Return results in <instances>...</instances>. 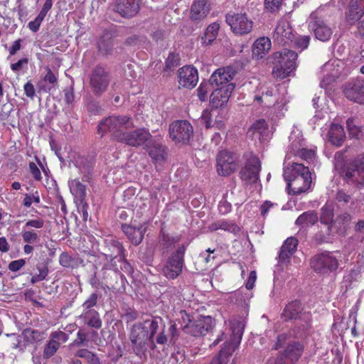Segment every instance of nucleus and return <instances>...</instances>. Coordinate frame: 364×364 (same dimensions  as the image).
I'll list each match as a JSON object with an SVG mask.
<instances>
[{
    "mask_svg": "<svg viewBox=\"0 0 364 364\" xmlns=\"http://www.w3.org/2000/svg\"><path fill=\"white\" fill-rule=\"evenodd\" d=\"M309 29L314 32L316 38L323 42L329 41L333 34L332 28L318 13L311 14Z\"/></svg>",
    "mask_w": 364,
    "mask_h": 364,
    "instance_id": "obj_15",
    "label": "nucleus"
},
{
    "mask_svg": "<svg viewBox=\"0 0 364 364\" xmlns=\"http://www.w3.org/2000/svg\"><path fill=\"white\" fill-rule=\"evenodd\" d=\"M149 155L151 159H166L168 148L161 143L154 142L149 147Z\"/></svg>",
    "mask_w": 364,
    "mask_h": 364,
    "instance_id": "obj_42",
    "label": "nucleus"
},
{
    "mask_svg": "<svg viewBox=\"0 0 364 364\" xmlns=\"http://www.w3.org/2000/svg\"><path fill=\"white\" fill-rule=\"evenodd\" d=\"M163 324L159 316H151L144 322H137L132 326L129 331V340L133 352L140 358H146L149 347H154L153 337Z\"/></svg>",
    "mask_w": 364,
    "mask_h": 364,
    "instance_id": "obj_1",
    "label": "nucleus"
},
{
    "mask_svg": "<svg viewBox=\"0 0 364 364\" xmlns=\"http://www.w3.org/2000/svg\"><path fill=\"white\" fill-rule=\"evenodd\" d=\"M74 165L78 167L80 172L87 177L91 175L93 167L92 161H75Z\"/></svg>",
    "mask_w": 364,
    "mask_h": 364,
    "instance_id": "obj_52",
    "label": "nucleus"
},
{
    "mask_svg": "<svg viewBox=\"0 0 364 364\" xmlns=\"http://www.w3.org/2000/svg\"><path fill=\"white\" fill-rule=\"evenodd\" d=\"M271 41L267 37H262L255 41L253 44L252 52L257 58H262L271 49Z\"/></svg>",
    "mask_w": 364,
    "mask_h": 364,
    "instance_id": "obj_37",
    "label": "nucleus"
},
{
    "mask_svg": "<svg viewBox=\"0 0 364 364\" xmlns=\"http://www.w3.org/2000/svg\"><path fill=\"white\" fill-rule=\"evenodd\" d=\"M89 282L94 288L99 289L102 287L104 289L102 279H101V270L99 272H95L90 277Z\"/></svg>",
    "mask_w": 364,
    "mask_h": 364,
    "instance_id": "obj_61",
    "label": "nucleus"
},
{
    "mask_svg": "<svg viewBox=\"0 0 364 364\" xmlns=\"http://www.w3.org/2000/svg\"><path fill=\"white\" fill-rule=\"evenodd\" d=\"M216 167L220 176H228L237 170L238 164L236 161H217Z\"/></svg>",
    "mask_w": 364,
    "mask_h": 364,
    "instance_id": "obj_43",
    "label": "nucleus"
},
{
    "mask_svg": "<svg viewBox=\"0 0 364 364\" xmlns=\"http://www.w3.org/2000/svg\"><path fill=\"white\" fill-rule=\"evenodd\" d=\"M244 328L245 325L242 321H236L232 323L231 343H225L218 355L214 358L210 364H228L230 357L241 341Z\"/></svg>",
    "mask_w": 364,
    "mask_h": 364,
    "instance_id": "obj_6",
    "label": "nucleus"
},
{
    "mask_svg": "<svg viewBox=\"0 0 364 364\" xmlns=\"http://www.w3.org/2000/svg\"><path fill=\"white\" fill-rule=\"evenodd\" d=\"M334 210L331 204H326L321 209L320 223L323 225H328L333 223Z\"/></svg>",
    "mask_w": 364,
    "mask_h": 364,
    "instance_id": "obj_46",
    "label": "nucleus"
},
{
    "mask_svg": "<svg viewBox=\"0 0 364 364\" xmlns=\"http://www.w3.org/2000/svg\"><path fill=\"white\" fill-rule=\"evenodd\" d=\"M273 91L272 89H267L266 91L262 92V95H255V100L258 102L259 104H264L265 107H269L274 105V102L272 100Z\"/></svg>",
    "mask_w": 364,
    "mask_h": 364,
    "instance_id": "obj_49",
    "label": "nucleus"
},
{
    "mask_svg": "<svg viewBox=\"0 0 364 364\" xmlns=\"http://www.w3.org/2000/svg\"><path fill=\"white\" fill-rule=\"evenodd\" d=\"M211 229L213 230L222 229L234 233L240 231V228L235 223H229L226 220H220L213 223Z\"/></svg>",
    "mask_w": 364,
    "mask_h": 364,
    "instance_id": "obj_48",
    "label": "nucleus"
},
{
    "mask_svg": "<svg viewBox=\"0 0 364 364\" xmlns=\"http://www.w3.org/2000/svg\"><path fill=\"white\" fill-rule=\"evenodd\" d=\"M102 254L107 259L112 262L117 257H122L124 255V248L122 244L118 240L114 239H107L104 240V245L102 247Z\"/></svg>",
    "mask_w": 364,
    "mask_h": 364,
    "instance_id": "obj_27",
    "label": "nucleus"
},
{
    "mask_svg": "<svg viewBox=\"0 0 364 364\" xmlns=\"http://www.w3.org/2000/svg\"><path fill=\"white\" fill-rule=\"evenodd\" d=\"M311 328V314H304L300 319L295 321L294 326L287 332L282 333L291 339L296 341L304 340L309 335V331Z\"/></svg>",
    "mask_w": 364,
    "mask_h": 364,
    "instance_id": "obj_16",
    "label": "nucleus"
},
{
    "mask_svg": "<svg viewBox=\"0 0 364 364\" xmlns=\"http://www.w3.org/2000/svg\"><path fill=\"white\" fill-rule=\"evenodd\" d=\"M37 269L39 274H36L31 277V282L36 284L46 279L48 274V268L46 265H37Z\"/></svg>",
    "mask_w": 364,
    "mask_h": 364,
    "instance_id": "obj_53",
    "label": "nucleus"
},
{
    "mask_svg": "<svg viewBox=\"0 0 364 364\" xmlns=\"http://www.w3.org/2000/svg\"><path fill=\"white\" fill-rule=\"evenodd\" d=\"M345 139L346 133L343 127L336 124H331L328 131L329 141L336 146H340Z\"/></svg>",
    "mask_w": 364,
    "mask_h": 364,
    "instance_id": "obj_36",
    "label": "nucleus"
},
{
    "mask_svg": "<svg viewBox=\"0 0 364 364\" xmlns=\"http://www.w3.org/2000/svg\"><path fill=\"white\" fill-rule=\"evenodd\" d=\"M210 11V5L208 0H194L190 9V18L198 21L204 19Z\"/></svg>",
    "mask_w": 364,
    "mask_h": 364,
    "instance_id": "obj_30",
    "label": "nucleus"
},
{
    "mask_svg": "<svg viewBox=\"0 0 364 364\" xmlns=\"http://www.w3.org/2000/svg\"><path fill=\"white\" fill-rule=\"evenodd\" d=\"M98 294L95 292L92 293L89 298L83 303L82 307L84 311H94L92 308L96 306L98 300Z\"/></svg>",
    "mask_w": 364,
    "mask_h": 364,
    "instance_id": "obj_56",
    "label": "nucleus"
},
{
    "mask_svg": "<svg viewBox=\"0 0 364 364\" xmlns=\"http://www.w3.org/2000/svg\"><path fill=\"white\" fill-rule=\"evenodd\" d=\"M179 336L178 331L176 323L171 322V325L166 330L165 323L163 321V324L160 325L159 330L157 333L153 337L154 347H150L151 350H155L156 345L164 346L168 342L171 344H174L178 340Z\"/></svg>",
    "mask_w": 364,
    "mask_h": 364,
    "instance_id": "obj_17",
    "label": "nucleus"
},
{
    "mask_svg": "<svg viewBox=\"0 0 364 364\" xmlns=\"http://www.w3.org/2000/svg\"><path fill=\"white\" fill-rule=\"evenodd\" d=\"M44 18H45V17H43V16H41L38 14L34 20L31 21L28 23V28L32 32L36 33L39 30L40 26H41L42 22L43 21Z\"/></svg>",
    "mask_w": 364,
    "mask_h": 364,
    "instance_id": "obj_59",
    "label": "nucleus"
},
{
    "mask_svg": "<svg viewBox=\"0 0 364 364\" xmlns=\"http://www.w3.org/2000/svg\"><path fill=\"white\" fill-rule=\"evenodd\" d=\"M63 94H64V102L65 103L70 106L73 105L74 101H75V93H74V89L73 87H66L63 90Z\"/></svg>",
    "mask_w": 364,
    "mask_h": 364,
    "instance_id": "obj_60",
    "label": "nucleus"
},
{
    "mask_svg": "<svg viewBox=\"0 0 364 364\" xmlns=\"http://www.w3.org/2000/svg\"><path fill=\"white\" fill-rule=\"evenodd\" d=\"M248 136L252 139H258L261 143H264L267 140L268 136V124L267 122L260 119L257 120L248 129Z\"/></svg>",
    "mask_w": 364,
    "mask_h": 364,
    "instance_id": "obj_31",
    "label": "nucleus"
},
{
    "mask_svg": "<svg viewBox=\"0 0 364 364\" xmlns=\"http://www.w3.org/2000/svg\"><path fill=\"white\" fill-rule=\"evenodd\" d=\"M74 259L68 253L63 252L59 258V262L63 267H73Z\"/></svg>",
    "mask_w": 364,
    "mask_h": 364,
    "instance_id": "obj_57",
    "label": "nucleus"
},
{
    "mask_svg": "<svg viewBox=\"0 0 364 364\" xmlns=\"http://www.w3.org/2000/svg\"><path fill=\"white\" fill-rule=\"evenodd\" d=\"M22 237L26 243H33L39 240V235L33 230L23 231Z\"/></svg>",
    "mask_w": 364,
    "mask_h": 364,
    "instance_id": "obj_58",
    "label": "nucleus"
},
{
    "mask_svg": "<svg viewBox=\"0 0 364 364\" xmlns=\"http://www.w3.org/2000/svg\"><path fill=\"white\" fill-rule=\"evenodd\" d=\"M219 29V23L210 24L205 30L204 36L202 37V43L205 45L210 44L216 38Z\"/></svg>",
    "mask_w": 364,
    "mask_h": 364,
    "instance_id": "obj_45",
    "label": "nucleus"
},
{
    "mask_svg": "<svg viewBox=\"0 0 364 364\" xmlns=\"http://www.w3.org/2000/svg\"><path fill=\"white\" fill-rule=\"evenodd\" d=\"M279 351L276 357H272L267 360V364H296L304 351L303 341H295L285 334H279L272 349Z\"/></svg>",
    "mask_w": 364,
    "mask_h": 364,
    "instance_id": "obj_2",
    "label": "nucleus"
},
{
    "mask_svg": "<svg viewBox=\"0 0 364 364\" xmlns=\"http://www.w3.org/2000/svg\"><path fill=\"white\" fill-rule=\"evenodd\" d=\"M134 126L129 115H112L101 121L98 124V133L102 136L110 133L118 141L124 137L125 129Z\"/></svg>",
    "mask_w": 364,
    "mask_h": 364,
    "instance_id": "obj_4",
    "label": "nucleus"
},
{
    "mask_svg": "<svg viewBox=\"0 0 364 364\" xmlns=\"http://www.w3.org/2000/svg\"><path fill=\"white\" fill-rule=\"evenodd\" d=\"M298 55L295 51L283 49L282 51L275 52L273 58L277 63L273 67L272 75L277 79H285L296 67Z\"/></svg>",
    "mask_w": 364,
    "mask_h": 364,
    "instance_id": "obj_5",
    "label": "nucleus"
},
{
    "mask_svg": "<svg viewBox=\"0 0 364 364\" xmlns=\"http://www.w3.org/2000/svg\"><path fill=\"white\" fill-rule=\"evenodd\" d=\"M171 139L177 144H186L193 136V128L187 120H176L169 125Z\"/></svg>",
    "mask_w": 364,
    "mask_h": 364,
    "instance_id": "obj_11",
    "label": "nucleus"
},
{
    "mask_svg": "<svg viewBox=\"0 0 364 364\" xmlns=\"http://www.w3.org/2000/svg\"><path fill=\"white\" fill-rule=\"evenodd\" d=\"M141 0H117L114 11L124 18L136 16L140 11Z\"/></svg>",
    "mask_w": 364,
    "mask_h": 364,
    "instance_id": "obj_21",
    "label": "nucleus"
},
{
    "mask_svg": "<svg viewBox=\"0 0 364 364\" xmlns=\"http://www.w3.org/2000/svg\"><path fill=\"white\" fill-rule=\"evenodd\" d=\"M179 56L174 53H170L165 61L164 71L171 70L179 65Z\"/></svg>",
    "mask_w": 364,
    "mask_h": 364,
    "instance_id": "obj_51",
    "label": "nucleus"
},
{
    "mask_svg": "<svg viewBox=\"0 0 364 364\" xmlns=\"http://www.w3.org/2000/svg\"><path fill=\"white\" fill-rule=\"evenodd\" d=\"M122 230L129 240V242L134 246H138L142 242L144 234L147 230L146 223L143 224H122Z\"/></svg>",
    "mask_w": 364,
    "mask_h": 364,
    "instance_id": "obj_22",
    "label": "nucleus"
},
{
    "mask_svg": "<svg viewBox=\"0 0 364 364\" xmlns=\"http://www.w3.org/2000/svg\"><path fill=\"white\" fill-rule=\"evenodd\" d=\"M201 122L205 124L206 129L212 127V114L209 109H205L201 114Z\"/></svg>",
    "mask_w": 364,
    "mask_h": 364,
    "instance_id": "obj_64",
    "label": "nucleus"
},
{
    "mask_svg": "<svg viewBox=\"0 0 364 364\" xmlns=\"http://www.w3.org/2000/svg\"><path fill=\"white\" fill-rule=\"evenodd\" d=\"M181 240L180 235L170 236L168 233L161 232L159 238V245L163 250V252H167L176 243Z\"/></svg>",
    "mask_w": 364,
    "mask_h": 364,
    "instance_id": "obj_40",
    "label": "nucleus"
},
{
    "mask_svg": "<svg viewBox=\"0 0 364 364\" xmlns=\"http://www.w3.org/2000/svg\"><path fill=\"white\" fill-rule=\"evenodd\" d=\"M225 21L235 35H245L252 30L253 22L246 14H228Z\"/></svg>",
    "mask_w": 364,
    "mask_h": 364,
    "instance_id": "obj_13",
    "label": "nucleus"
},
{
    "mask_svg": "<svg viewBox=\"0 0 364 364\" xmlns=\"http://www.w3.org/2000/svg\"><path fill=\"white\" fill-rule=\"evenodd\" d=\"M274 41L281 46H287L292 42L294 34L289 22L286 19H280L273 34Z\"/></svg>",
    "mask_w": 364,
    "mask_h": 364,
    "instance_id": "obj_20",
    "label": "nucleus"
},
{
    "mask_svg": "<svg viewBox=\"0 0 364 364\" xmlns=\"http://www.w3.org/2000/svg\"><path fill=\"white\" fill-rule=\"evenodd\" d=\"M235 75L232 68L228 66L217 69L209 80L211 85L219 86L228 83Z\"/></svg>",
    "mask_w": 364,
    "mask_h": 364,
    "instance_id": "obj_28",
    "label": "nucleus"
},
{
    "mask_svg": "<svg viewBox=\"0 0 364 364\" xmlns=\"http://www.w3.org/2000/svg\"><path fill=\"white\" fill-rule=\"evenodd\" d=\"M70 192L80 203H83L86 196V187L77 179H73L68 183Z\"/></svg>",
    "mask_w": 364,
    "mask_h": 364,
    "instance_id": "obj_44",
    "label": "nucleus"
},
{
    "mask_svg": "<svg viewBox=\"0 0 364 364\" xmlns=\"http://www.w3.org/2000/svg\"><path fill=\"white\" fill-rule=\"evenodd\" d=\"M364 15V9L360 8L355 4L350 2V5L346 12V21L349 25H354Z\"/></svg>",
    "mask_w": 364,
    "mask_h": 364,
    "instance_id": "obj_38",
    "label": "nucleus"
},
{
    "mask_svg": "<svg viewBox=\"0 0 364 364\" xmlns=\"http://www.w3.org/2000/svg\"><path fill=\"white\" fill-rule=\"evenodd\" d=\"M113 46L112 34L107 30L105 31L97 41V48L98 52L104 56L108 55L111 54L113 50Z\"/></svg>",
    "mask_w": 364,
    "mask_h": 364,
    "instance_id": "obj_33",
    "label": "nucleus"
},
{
    "mask_svg": "<svg viewBox=\"0 0 364 364\" xmlns=\"http://www.w3.org/2000/svg\"><path fill=\"white\" fill-rule=\"evenodd\" d=\"M198 80V70L193 66L187 65L178 70V83L183 87L193 88Z\"/></svg>",
    "mask_w": 364,
    "mask_h": 364,
    "instance_id": "obj_26",
    "label": "nucleus"
},
{
    "mask_svg": "<svg viewBox=\"0 0 364 364\" xmlns=\"http://www.w3.org/2000/svg\"><path fill=\"white\" fill-rule=\"evenodd\" d=\"M152 137L149 132L145 129H136L132 132H127L124 136L120 138V142L132 146L144 145Z\"/></svg>",
    "mask_w": 364,
    "mask_h": 364,
    "instance_id": "obj_23",
    "label": "nucleus"
},
{
    "mask_svg": "<svg viewBox=\"0 0 364 364\" xmlns=\"http://www.w3.org/2000/svg\"><path fill=\"white\" fill-rule=\"evenodd\" d=\"M84 317L88 320L87 322V326L97 329L102 327V320L97 311H84Z\"/></svg>",
    "mask_w": 364,
    "mask_h": 364,
    "instance_id": "obj_47",
    "label": "nucleus"
},
{
    "mask_svg": "<svg viewBox=\"0 0 364 364\" xmlns=\"http://www.w3.org/2000/svg\"><path fill=\"white\" fill-rule=\"evenodd\" d=\"M337 232H336L333 223L323 225V227L321 228L320 230L316 233L315 240L318 243L332 242Z\"/></svg>",
    "mask_w": 364,
    "mask_h": 364,
    "instance_id": "obj_35",
    "label": "nucleus"
},
{
    "mask_svg": "<svg viewBox=\"0 0 364 364\" xmlns=\"http://www.w3.org/2000/svg\"><path fill=\"white\" fill-rule=\"evenodd\" d=\"M318 220V215L314 210H309L300 215L295 221L297 226L302 228L314 225Z\"/></svg>",
    "mask_w": 364,
    "mask_h": 364,
    "instance_id": "obj_41",
    "label": "nucleus"
},
{
    "mask_svg": "<svg viewBox=\"0 0 364 364\" xmlns=\"http://www.w3.org/2000/svg\"><path fill=\"white\" fill-rule=\"evenodd\" d=\"M210 82H201L197 89V94L199 100L202 102H205L208 99V94L210 91Z\"/></svg>",
    "mask_w": 364,
    "mask_h": 364,
    "instance_id": "obj_54",
    "label": "nucleus"
},
{
    "mask_svg": "<svg viewBox=\"0 0 364 364\" xmlns=\"http://www.w3.org/2000/svg\"><path fill=\"white\" fill-rule=\"evenodd\" d=\"M298 240L294 237H288L281 247L279 255V263L287 264L290 257L296 252Z\"/></svg>",
    "mask_w": 364,
    "mask_h": 364,
    "instance_id": "obj_32",
    "label": "nucleus"
},
{
    "mask_svg": "<svg viewBox=\"0 0 364 364\" xmlns=\"http://www.w3.org/2000/svg\"><path fill=\"white\" fill-rule=\"evenodd\" d=\"M309 167L302 164L293 163L291 167L284 169L283 176L287 183V190L289 195H299L309 190L311 183Z\"/></svg>",
    "mask_w": 364,
    "mask_h": 364,
    "instance_id": "obj_3",
    "label": "nucleus"
},
{
    "mask_svg": "<svg viewBox=\"0 0 364 364\" xmlns=\"http://www.w3.org/2000/svg\"><path fill=\"white\" fill-rule=\"evenodd\" d=\"M260 170V161H246L240 171V178L249 183H255L259 178Z\"/></svg>",
    "mask_w": 364,
    "mask_h": 364,
    "instance_id": "obj_25",
    "label": "nucleus"
},
{
    "mask_svg": "<svg viewBox=\"0 0 364 364\" xmlns=\"http://www.w3.org/2000/svg\"><path fill=\"white\" fill-rule=\"evenodd\" d=\"M101 279L104 285L109 289L119 290L124 287L126 278L123 274L115 269L104 266L101 269Z\"/></svg>",
    "mask_w": 364,
    "mask_h": 364,
    "instance_id": "obj_18",
    "label": "nucleus"
},
{
    "mask_svg": "<svg viewBox=\"0 0 364 364\" xmlns=\"http://www.w3.org/2000/svg\"><path fill=\"white\" fill-rule=\"evenodd\" d=\"M343 94L349 100L364 104V79L357 78L346 83Z\"/></svg>",
    "mask_w": 364,
    "mask_h": 364,
    "instance_id": "obj_19",
    "label": "nucleus"
},
{
    "mask_svg": "<svg viewBox=\"0 0 364 364\" xmlns=\"http://www.w3.org/2000/svg\"><path fill=\"white\" fill-rule=\"evenodd\" d=\"M46 74L44 75L43 80L45 82L49 83L52 87H54L58 82V77L49 67L46 68Z\"/></svg>",
    "mask_w": 364,
    "mask_h": 364,
    "instance_id": "obj_62",
    "label": "nucleus"
},
{
    "mask_svg": "<svg viewBox=\"0 0 364 364\" xmlns=\"http://www.w3.org/2000/svg\"><path fill=\"white\" fill-rule=\"evenodd\" d=\"M214 321L211 316H200L196 319H188V323L183 328L184 333L193 336H202L206 334L213 326Z\"/></svg>",
    "mask_w": 364,
    "mask_h": 364,
    "instance_id": "obj_14",
    "label": "nucleus"
},
{
    "mask_svg": "<svg viewBox=\"0 0 364 364\" xmlns=\"http://www.w3.org/2000/svg\"><path fill=\"white\" fill-rule=\"evenodd\" d=\"M234 87L235 85L232 83H229L225 87L215 89L213 91L210 97L211 106L215 109L225 106Z\"/></svg>",
    "mask_w": 364,
    "mask_h": 364,
    "instance_id": "obj_24",
    "label": "nucleus"
},
{
    "mask_svg": "<svg viewBox=\"0 0 364 364\" xmlns=\"http://www.w3.org/2000/svg\"><path fill=\"white\" fill-rule=\"evenodd\" d=\"M335 168L346 180H361L364 183V161H336Z\"/></svg>",
    "mask_w": 364,
    "mask_h": 364,
    "instance_id": "obj_9",
    "label": "nucleus"
},
{
    "mask_svg": "<svg viewBox=\"0 0 364 364\" xmlns=\"http://www.w3.org/2000/svg\"><path fill=\"white\" fill-rule=\"evenodd\" d=\"M316 146L305 145L303 138L296 137L290 139L286 158L297 157L301 159H314L316 156Z\"/></svg>",
    "mask_w": 364,
    "mask_h": 364,
    "instance_id": "obj_12",
    "label": "nucleus"
},
{
    "mask_svg": "<svg viewBox=\"0 0 364 364\" xmlns=\"http://www.w3.org/2000/svg\"><path fill=\"white\" fill-rule=\"evenodd\" d=\"M43 335V332L31 328H25L21 333L25 345H33L43 341L44 338Z\"/></svg>",
    "mask_w": 364,
    "mask_h": 364,
    "instance_id": "obj_39",
    "label": "nucleus"
},
{
    "mask_svg": "<svg viewBox=\"0 0 364 364\" xmlns=\"http://www.w3.org/2000/svg\"><path fill=\"white\" fill-rule=\"evenodd\" d=\"M59 347V342L50 339L44 348L43 353V358L46 359H48L50 357H52L56 353Z\"/></svg>",
    "mask_w": 364,
    "mask_h": 364,
    "instance_id": "obj_50",
    "label": "nucleus"
},
{
    "mask_svg": "<svg viewBox=\"0 0 364 364\" xmlns=\"http://www.w3.org/2000/svg\"><path fill=\"white\" fill-rule=\"evenodd\" d=\"M185 252L186 247L182 245L168 258L162 269V272L166 278L169 279H176L182 272Z\"/></svg>",
    "mask_w": 364,
    "mask_h": 364,
    "instance_id": "obj_10",
    "label": "nucleus"
},
{
    "mask_svg": "<svg viewBox=\"0 0 364 364\" xmlns=\"http://www.w3.org/2000/svg\"><path fill=\"white\" fill-rule=\"evenodd\" d=\"M351 220V215L347 212L341 213L336 216L333 224L335 226V230L338 235L341 236L346 235Z\"/></svg>",
    "mask_w": 364,
    "mask_h": 364,
    "instance_id": "obj_34",
    "label": "nucleus"
},
{
    "mask_svg": "<svg viewBox=\"0 0 364 364\" xmlns=\"http://www.w3.org/2000/svg\"><path fill=\"white\" fill-rule=\"evenodd\" d=\"M310 38L309 36H303L297 38L295 40L294 44L296 48L304 50L307 48L309 45Z\"/></svg>",
    "mask_w": 364,
    "mask_h": 364,
    "instance_id": "obj_63",
    "label": "nucleus"
},
{
    "mask_svg": "<svg viewBox=\"0 0 364 364\" xmlns=\"http://www.w3.org/2000/svg\"><path fill=\"white\" fill-rule=\"evenodd\" d=\"M112 80L110 71L104 65L97 64L89 75V84L95 96H101L107 90Z\"/></svg>",
    "mask_w": 364,
    "mask_h": 364,
    "instance_id": "obj_7",
    "label": "nucleus"
},
{
    "mask_svg": "<svg viewBox=\"0 0 364 364\" xmlns=\"http://www.w3.org/2000/svg\"><path fill=\"white\" fill-rule=\"evenodd\" d=\"M304 314L309 313L303 311L301 303L299 300H294L286 305L281 314V317L284 321L291 320H295L296 321L300 319V317Z\"/></svg>",
    "mask_w": 364,
    "mask_h": 364,
    "instance_id": "obj_29",
    "label": "nucleus"
},
{
    "mask_svg": "<svg viewBox=\"0 0 364 364\" xmlns=\"http://www.w3.org/2000/svg\"><path fill=\"white\" fill-rule=\"evenodd\" d=\"M310 265L316 274L329 275L336 273L339 262L333 252L325 251L313 256L310 260Z\"/></svg>",
    "mask_w": 364,
    "mask_h": 364,
    "instance_id": "obj_8",
    "label": "nucleus"
},
{
    "mask_svg": "<svg viewBox=\"0 0 364 364\" xmlns=\"http://www.w3.org/2000/svg\"><path fill=\"white\" fill-rule=\"evenodd\" d=\"M282 0H264V8L270 13H275L280 10Z\"/></svg>",
    "mask_w": 364,
    "mask_h": 364,
    "instance_id": "obj_55",
    "label": "nucleus"
}]
</instances>
